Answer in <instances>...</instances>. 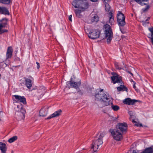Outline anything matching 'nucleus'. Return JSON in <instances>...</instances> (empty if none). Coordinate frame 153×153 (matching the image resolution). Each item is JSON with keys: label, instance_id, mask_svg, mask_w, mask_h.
I'll list each match as a JSON object with an SVG mask.
<instances>
[{"label": "nucleus", "instance_id": "48", "mask_svg": "<svg viewBox=\"0 0 153 153\" xmlns=\"http://www.w3.org/2000/svg\"><path fill=\"white\" fill-rule=\"evenodd\" d=\"M132 153H137L136 151L134 150Z\"/></svg>", "mask_w": 153, "mask_h": 153}, {"label": "nucleus", "instance_id": "36", "mask_svg": "<svg viewBox=\"0 0 153 153\" xmlns=\"http://www.w3.org/2000/svg\"><path fill=\"white\" fill-rule=\"evenodd\" d=\"M20 111H21V112L22 113L23 115H24V114L25 113V109L24 108H23L22 107L21 108Z\"/></svg>", "mask_w": 153, "mask_h": 153}, {"label": "nucleus", "instance_id": "20", "mask_svg": "<svg viewBox=\"0 0 153 153\" xmlns=\"http://www.w3.org/2000/svg\"><path fill=\"white\" fill-rule=\"evenodd\" d=\"M0 149L1 151V153H6L7 147L4 143L0 142Z\"/></svg>", "mask_w": 153, "mask_h": 153}, {"label": "nucleus", "instance_id": "13", "mask_svg": "<svg viewBox=\"0 0 153 153\" xmlns=\"http://www.w3.org/2000/svg\"><path fill=\"white\" fill-rule=\"evenodd\" d=\"M13 51V48L11 46L8 47L6 53V60L9 59L11 58L12 56Z\"/></svg>", "mask_w": 153, "mask_h": 153}, {"label": "nucleus", "instance_id": "53", "mask_svg": "<svg viewBox=\"0 0 153 153\" xmlns=\"http://www.w3.org/2000/svg\"><path fill=\"white\" fill-rule=\"evenodd\" d=\"M140 153H143V152H142Z\"/></svg>", "mask_w": 153, "mask_h": 153}, {"label": "nucleus", "instance_id": "44", "mask_svg": "<svg viewBox=\"0 0 153 153\" xmlns=\"http://www.w3.org/2000/svg\"><path fill=\"white\" fill-rule=\"evenodd\" d=\"M131 111H129V114L130 115V118H131L132 117V116H133V115H131Z\"/></svg>", "mask_w": 153, "mask_h": 153}, {"label": "nucleus", "instance_id": "19", "mask_svg": "<svg viewBox=\"0 0 153 153\" xmlns=\"http://www.w3.org/2000/svg\"><path fill=\"white\" fill-rule=\"evenodd\" d=\"M48 110L45 108H41L39 111V115L40 116L45 117L46 116Z\"/></svg>", "mask_w": 153, "mask_h": 153}, {"label": "nucleus", "instance_id": "27", "mask_svg": "<svg viewBox=\"0 0 153 153\" xmlns=\"http://www.w3.org/2000/svg\"><path fill=\"white\" fill-rule=\"evenodd\" d=\"M17 138L18 137L17 136H14L10 138L8 140V142L10 143H12L16 140Z\"/></svg>", "mask_w": 153, "mask_h": 153}, {"label": "nucleus", "instance_id": "50", "mask_svg": "<svg viewBox=\"0 0 153 153\" xmlns=\"http://www.w3.org/2000/svg\"><path fill=\"white\" fill-rule=\"evenodd\" d=\"M121 31V32H122V33H125L124 32H123V31L121 30H120Z\"/></svg>", "mask_w": 153, "mask_h": 153}, {"label": "nucleus", "instance_id": "15", "mask_svg": "<svg viewBox=\"0 0 153 153\" xmlns=\"http://www.w3.org/2000/svg\"><path fill=\"white\" fill-rule=\"evenodd\" d=\"M62 112V111L61 109H59L49 116L47 118H46V120H49L53 117H57L60 115Z\"/></svg>", "mask_w": 153, "mask_h": 153}, {"label": "nucleus", "instance_id": "46", "mask_svg": "<svg viewBox=\"0 0 153 153\" xmlns=\"http://www.w3.org/2000/svg\"><path fill=\"white\" fill-rule=\"evenodd\" d=\"M92 2H97L99 0H90Z\"/></svg>", "mask_w": 153, "mask_h": 153}, {"label": "nucleus", "instance_id": "5", "mask_svg": "<svg viewBox=\"0 0 153 153\" xmlns=\"http://www.w3.org/2000/svg\"><path fill=\"white\" fill-rule=\"evenodd\" d=\"M117 22L119 26H123L126 24L125 17L120 11H119L117 16Z\"/></svg>", "mask_w": 153, "mask_h": 153}, {"label": "nucleus", "instance_id": "47", "mask_svg": "<svg viewBox=\"0 0 153 153\" xmlns=\"http://www.w3.org/2000/svg\"><path fill=\"white\" fill-rule=\"evenodd\" d=\"M121 37L122 38H124L125 37V36L124 35H122L121 36Z\"/></svg>", "mask_w": 153, "mask_h": 153}, {"label": "nucleus", "instance_id": "10", "mask_svg": "<svg viewBox=\"0 0 153 153\" xmlns=\"http://www.w3.org/2000/svg\"><path fill=\"white\" fill-rule=\"evenodd\" d=\"M13 97H15V99L13 97L14 102H20L23 104L25 105L27 103L26 99L24 96H20L18 95H14Z\"/></svg>", "mask_w": 153, "mask_h": 153}, {"label": "nucleus", "instance_id": "1", "mask_svg": "<svg viewBox=\"0 0 153 153\" xmlns=\"http://www.w3.org/2000/svg\"><path fill=\"white\" fill-rule=\"evenodd\" d=\"M96 99L102 102L105 106H108L111 103L112 104L111 108L114 111H117L120 109V107L117 105H114L111 100L109 96H108L103 92V89H101L96 93L95 95Z\"/></svg>", "mask_w": 153, "mask_h": 153}, {"label": "nucleus", "instance_id": "2", "mask_svg": "<svg viewBox=\"0 0 153 153\" xmlns=\"http://www.w3.org/2000/svg\"><path fill=\"white\" fill-rule=\"evenodd\" d=\"M72 5L75 8H78L84 11L88 9L89 6L88 2L87 0H74Z\"/></svg>", "mask_w": 153, "mask_h": 153}, {"label": "nucleus", "instance_id": "6", "mask_svg": "<svg viewBox=\"0 0 153 153\" xmlns=\"http://www.w3.org/2000/svg\"><path fill=\"white\" fill-rule=\"evenodd\" d=\"M100 31L98 29L91 30L88 35L89 37L92 39H95L99 38L100 34Z\"/></svg>", "mask_w": 153, "mask_h": 153}, {"label": "nucleus", "instance_id": "12", "mask_svg": "<svg viewBox=\"0 0 153 153\" xmlns=\"http://www.w3.org/2000/svg\"><path fill=\"white\" fill-rule=\"evenodd\" d=\"M140 101L135 99H131L130 98H127L124 99L123 102L124 104L131 105H134L136 102Z\"/></svg>", "mask_w": 153, "mask_h": 153}, {"label": "nucleus", "instance_id": "16", "mask_svg": "<svg viewBox=\"0 0 153 153\" xmlns=\"http://www.w3.org/2000/svg\"><path fill=\"white\" fill-rule=\"evenodd\" d=\"M72 79L71 78V81H70V84L71 86L73 88H75L76 89L79 88V86L81 84V82L79 81V82H75L72 80Z\"/></svg>", "mask_w": 153, "mask_h": 153}, {"label": "nucleus", "instance_id": "3", "mask_svg": "<svg viewBox=\"0 0 153 153\" xmlns=\"http://www.w3.org/2000/svg\"><path fill=\"white\" fill-rule=\"evenodd\" d=\"M104 28L105 29V37L107 38V42L108 44L110 43L113 37V34L111 27L108 24H106L104 26Z\"/></svg>", "mask_w": 153, "mask_h": 153}, {"label": "nucleus", "instance_id": "41", "mask_svg": "<svg viewBox=\"0 0 153 153\" xmlns=\"http://www.w3.org/2000/svg\"><path fill=\"white\" fill-rule=\"evenodd\" d=\"M72 15H70L68 17V19L71 22H72Z\"/></svg>", "mask_w": 153, "mask_h": 153}, {"label": "nucleus", "instance_id": "45", "mask_svg": "<svg viewBox=\"0 0 153 153\" xmlns=\"http://www.w3.org/2000/svg\"><path fill=\"white\" fill-rule=\"evenodd\" d=\"M113 121H117V118H116V117L114 118V117H113Z\"/></svg>", "mask_w": 153, "mask_h": 153}, {"label": "nucleus", "instance_id": "37", "mask_svg": "<svg viewBox=\"0 0 153 153\" xmlns=\"http://www.w3.org/2000/svg\"><path fill=\"white\" fill-rule=\"evenodd\" d=\"M111 74L112 76H120L118 74L115 72H111Z\"/></svg>", "mask_w": 153, "mask_h": 153}, {"label": "nucleus", "instance_id": "4", "mask_svg": "<svg viewBox=\"0 0 153 153\" xmlns=\"http://www.w3.org/2000/svg\"><path fill=\"white\" fill-rule=\"evenodd\" d=\"M113 139L117 141H120L123 138L121 132L119 131V130L111 128L109 130Z\"/></svg>", "mask_w": 153, "mask_h": 153}, {"label": "nucleus", "instance_id": "40", "mask_svg": "<svg viewBox=\"0 0 153 153\" xmlns=\"http://www.w3.org/2000/svg\"><path fill=\"white\" fill-rule=\"evenodd\" d=\"M150 19L149 17H148V18L146 20V21L144 22V23H149V22H148V21Z\"/></svg>", "mask_w": 153, "mask_h": 153}, {"label": "nucleus", "instance_id": "35", "mask_svg": "<svg viewBox=\"0 0 153 153\" xmlns=\"http://www.w3.org/2000/svg\"><path fill=\"white\" fill-rule=\"evenodd\" d=\"M117 89L118 91H123V85H120V86L118 87Z\"/></svg>", "mask_w": 153, "mask_h": 153}, {"label": "nucleus", "instance_id": "32", "mask_svg": "<svg viewBox=\"0 0 153 153\" xmlns=\"http://www.w3.org/2000/svg\"><path fill=\"white\" fill-rule=\"evenodd\" d=\"M3 28L0 29V34H1L4 33H7L8 32V30L6 29H2Z\"/></svg>", "mask_w": 153, "mask_h": 153}, {"label": "nucleus", "instance_id": "25", "mask_svg": "<svg viewBox=\"0 0 153 153\" xmlns=\"http://www.w3.org/2000/svg\"><path fill=\"white\" fill-rule=\"evenodd\" d=\"M11 0H0V3L5 5H9L11 3Z\"/></svg>", "mask_w": 153, "mask_h": 153}, {"label": "nucleus", "instance_id": "8", "mask_svg": "<svg viewBox=\"0 0 153 153\" xmlns=\"http://www.w3.org/2000/svg\"><path fill=\"white\" fill-rule=\"evenodd\" d=\"M123 65H124V66L119 67L118 63L115 62L114 63L115 67L116 69H118L119 70L122 69L126 71L128 74H129L130 75H128L129 76H133V73L130 69L129 68H128V67L126 65H124L123 63Z\"/></svg>", "mask_w": 153, "mask_h": 153}, {"label": "nucleus", "instance_id": "24", "mask_svg": "<svg viewBox=\"0 0 153 153\" xmlns=\"http://www.w3.org/2000/svg\"><path fill=\"white\" fill-rule=\"evenodd\" d=\"M99 17L97 15H95L91 19L92 22H97L99 21Z\"/></svg>", "mask_w": 153, "mask_h": 153}, {"label": "nucleus", "instance_id": "22", "mask_svg": "<svg viewBox=\"0 0 153 153\" xmlns=\"http://www.w3.org/2000/svg\"><path fill=\"white\" fill-rule=\"evenodd\" d=\"M143 153H153V146L147 148L143 151Z\"/></svg>", "mask_w": 153, "mask_h": 153}, {"label": "nucleus", "instance_id": "23", "mask_svg": "<svg viewBox=\"0 0 153 153\" xmlns=\"http://www.w3.org/2000/svg\"><path fill=\"white\" fill-rule=\"evenodd\" d=\"M74 11L76 16L77 17L79 18H80L82 16L81 14V13L82 11L81 9H79L75 10Z\"/></svg>", "mask_w": 153, "mask_h": 153}, {"label": "nucleus", "instance_id": "33", "mask_svg": "<svg viewBox=\"0 0 153 153\" xmlns=\"http://www.w3.org/2000/svg\"><path fill=\"white\" fill-rule=\"evenodd\" d=\"M149 8V5H147L145 8H143L142 9L143 12H146L147 11Z\"/></svg>", "mask_w": 153, "mask_h": 153}, {"label": "nucleus", "instance_id": "43", "mask_svg": "<svg viewBox=\"0 0 153 153\" xmlns=\"http://www.w3.org/2000/svg\"><path fill=\"white\" fill-rule=\"evenodd\" d=\"M2 113L3 112L2 111L0 112V121L1 120V118L2 117V115L1 114V113Z\"/></svg>", "mask_w": 153, "mask_h": 153}, {"label": "nucleus", "instance_id": "52", "mask_svg": "<svg viewBox=\"0 0 153 153\" xmlns=\"http://www.w3.org/2000/svg\"><path fill=\"white\" fill-rule=\"evenodd\" d=\"M19 105H17V107L18 108H19Z\"/></svg>", "mask_w": 153, "mask_h": 153}, {"label": "nucleus", "instance_id": "51", "mask_svg": "<svg viewBox=\"0 0 153 153\" xmlns=\"http://www.w3.org/2000/svg\"><path fill=\"white\" fill-rule=\"evenodd\" d=\"M107 72L108 73V74H110V71H107Z\"/></svg>", "mask_w": 153, "mask_h": 153}, {"label": "nucleus", "instance_id": "11", "mask_svg": "<svg viewBox=\"0 0 153 153\" xmlns=\"http://www.w3.org/2000/svg\"><path fill=\"white\" fill-rule=\"evenodd\" d=\"M25 78V84L29 91L35 90L37 88V86H35L32 82V80L29 79Z\"/></svg>", "mask_w": 153, "mask_h": 153}, {"label": "nucleus", "instance_id": "28", "mask_svg": "<svg viewBox=\"0 0 153 153\" xmlns=\"http://www.w3.org/2000/svg\"><path fill=\"white\" fill-rule=\"evenodd\" d=\"M45 92V89L43 86L40 87L38 90V92L40 93L41 95L43 94Z\"/></svg>", "mask_w": 153, "mask_h": 153}, {"label": "nucleus", "instance_id": "30", "mask_svg": "<svg viewBox=\"0 0 153 153\" xmlns=\"http://www.w3.org/2000/svg\"><path fill=\"white\" fill-rule=\"evenodd\" d=\"M149 30L151 32L152 37L150 38L152 44L153 45V27L149 28Z\"/></svg>", "mask_w": 153, "mask_h": 153}, {"label": "nucleus", "instance_id": "38", "mask_svg": "<svg viewBox=\"0 0 153 153\" xmlns=\"http://www.w3.org/2000/svg\"><path fill=\"white\" fill-rule=\"evenodd\" d=\"M123 91H125L127 92L128 89L124 85H123Z\"/></svg>", "mask_w": 153, "mask_h": 153}, {"label": "nucleus", "instance_id": "29", "mask_svg": "<svg viewBox=\"0 0 153 153\" xmlns=\"http://www.w3.org/2000/svg\"><path fill=\"white\" fill-rule=\"evenodd\" d=\"M111 16L109 17V23L111 25H113L114 22V17L113 16V14L111 13L110 15Z\"/></svg>", "mask_w": 153, "mask_h": 153}, {"label": "nucleus", "instance_id": "18", "mask_svg": "<svg viewBox=\"0 0 153 153\" xmlns=\"http://www.w3.org/2000/svg\"><path fill=\"white\" fill-rule=\"evenodd\" d=\"M0 14L5 15H9L10 13L6 7L0 6Z\"/></svg>", "mask_w": 153, "mask_h": 153}, {"label": "nucleus", "instance_id": "26", "mask_svg": "<svg viewBox=\"0 0 153 153\" xmlns=\"http://www.w3.org/2000/svg\"><path fill=\"white\" fill-rule=\"evenodd\" d=\"M149 0H134L135 1L142 6L146 4L145 3H143V2H147Z\"/></svg>", "mask_w": 153, "mask_h": 153}, {"label": "nucleus", "instance_id": "7", "mask_svg": "<svg viewBox=\"0 0 153 153\" xmlns=\"http://www.w3.org/2000/svg\"><path fill=\"white\" fill-rule=\"evenodd\" d=\"M127 125L126 123H119L116 126V130H119V131L122 133H126L127 130Z\"/></svg>", "mask_w": 153, "mask_h": 153}, {"label": "nucleus", "instance_id": "21", "mask_svg": "<svg viewBox=\"0 0 153 153\" xmlns=\"http://www.w3.org/2000/svg\"><path fill=\"white\" fill-rule=\"evenodd\" d=\"M105 3V10L107 11H109L110 9V7L109 4L108 3L111 0H102Z\"/></svg>", "mask_w": 153, "mask_h": 153}, {"label": "nucleus", "instance_id": "49", "mask_svg": "<svg viewBox=\"0 0 153 153\" xmlns=\"http://www.w3.org/2000/svg\"><path fill=\"white\" fill-rule=\"evenodd\" d=\"M130 81L131 82H133H133H134L133 80L132 79H131V80H130Z\"/></svg>", "mask_w": 153, "mask_h": 153}, {"label": "nucleus", "instance_id": "9", "mask_svg": "<svg viewBox=\"0 0 153 153\" xmlns=\"http://www.w3.org/2000/svg\"><path fill=\"white\" fill-rule=\"evenodd\" d=\"M103 143L102 140L100 139H98L97 140L93 141L91 149H93L94 152H97L99 146L102 144Z\"/></svg>", "mask_w": 153, "mask_h": 153}, {"label": "nucleus", "instance_id": "14", "mask_svg": "<svg viewBox=\"0 0 153 153\" xmlns=\"http://www.w3.org/2000/svg\"><path fill=\"white\" fill-rule=\"evenodd\" d=\"M111 82L114 84L116 83H121L122 84L123 82L122 81V77H111Z\"/></svg>", "mask_w": 153, "mask_h": 153}, {"label": "nucleus", "instance_id": "17", "mask_svg": "<svg viewBox=\"0 0 153 153\" xmlns=\"http://www.w3.org/2000/svg\"><path fill=\"white\" fill-rule=\"evenodd\" d=\"M7 19L3 18L0 20V29L1 28L6 27L7 25Z\"/></svg>", "mask_w": 153, "mask_h": 153}, {"label": "nucleus", "instance_id": "39", "mask_svg": "<svg viewBox=\"0 0 153 153\" xmlns=\"http://www.w3.org/2000/svg\"><path fill=\"white\" fill-rule=\"evenodd\" d=\"M135 84H136L135 82H134L133 83V88L135 89V90H136V87L135 86Z\"/></svg>", "mask_w": 153, "mask_h": 153}, {"label": "nucleus", "instance_id": "42", "mask_svg": "<svg viewBox=\"0 0 153 153\" xmlns=\"http://www.w3.org/2000/svg\"><path fill=\"white\" fill-rule=\"evenodd\" d=\"M36 64H37V69H39V67H40V65H39V63H38V62H36Z\"/></svg>", "mask_w": 153, "mask_h": 153}, {"label": "nucleus", "instance_id": "31", "mask_svg": "<svg viewBox=\"0 0 153 153\" xmlns=\"http://www.w3.org/2000/svg\"><path fill=\"white\" fill-rule=\"evenodd\" d=\"M132 122L133 123H135L136 124H135V125L137 127H141L142 126V124H139L138 123H137V122L135 121L134 120H132Z\"/></svg>", "mask_w": 153, "mask_h": 153}, {"label": "nucleus", "instance_id": "34", "mask_svg": "<svg viewBox=\"0 0 153 153\" xmlns=\"http://www.w3.org/2000/svg\"><path fill=\"white\" fill-rule=\"evenodd\" d=\"M104 136V134L103 133H101L99 136V137L98 139H101L102 140Z\"/></svg>", "mask_w": 153, "mask_h": 153}]
</instances>
